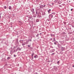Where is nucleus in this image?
<instances>
[{
    "label": "nucleus",
    "mask_w": 74,
    "mask_h": 74,
    "mask_svg": "<svg viewBox=\"0 0 74 74\" xmlns=\"http://www.w3.org/2000/svg\"><path fill=\"white\" fill-rule=\"evenodd\" d=\"M34 53H33L32 54V58L33 59V56H34Z\"/></svg>",
    "instance_id": "f257e3e1"
},
{
    "label": "nucleus",
    "mask_w": 74,
    "mask_h": 74,
    "mask_svg": "<svg viewBox=\"0 0 74 74\" xmlns=\"http://www.w3.org/2000/svg\"><path fill=\"white\" fill-rule=\"evenodd\" d=\"M12 8H11V6H9V10H11Z\"/></svg>",
    "instance_id": "f03ea898"
},
{
    "label": "nucleus",
    "mask_w": 74,
    "mask_h": 74,
    "mask_svg": "<svg viewBox=\"0 0 74 74\" xmlns=\"http://www.w3.org/2000/svg\"><path fill=\"white\" fill-rule=\"evenodd\" d=\"M11 59V58L10 57H8V58H7L9 60V59Z\"/></svg>",
    "instance_id": "7ed1b4c3"
},
{
    "label": "nucleus",
    "mask_w": 74,
    "mask_h": 74,
    "mask_svg": "<svg viewBox=\"0 0 74 74\" xmlns=\"http://www.w3.org/2000/svg\"><path fill=\"white\" fill-rule=\"evenodd\" d=\"M37 55H36V56H34V58H37Z\"/></svg>",
    "instance_id": "20e7f679"
},
{
    "label": "nucleus",
    "mask_w": 74,
    "mask_h": 74,
    "mask_svg": "<svg viewBox=\"0 0 74 74\" xmlns=\"http://www.w3.org/2000/svg\"><path fill=\"white\" fill-rule=\"evenodd\" d=\"M4 9H6V8H7V7H6L5 6H4Z\"/></svg>",
    "instance_id": "39448f33"
},
{
    "label": "nucleus",
    "mask_w": 74,
    "mask_h": 74,
    "mask_svg": "<svg viewBox=\"0 0 74 74\" xmlns=\"http://www.w3.org/2000/svg\"><path fill=\"white\" fill-rule=\"evenodd\" d=\"M50 11H51V9H49V10H48V12H50Z\"/></svg>",
    "instance_id": "423d86ee"
},
{
    "label": "nucleus",
    "mask_w": 74,
    "mask_h": 74,
    "mask_svg": "<svg viewBox=\"0 0 74 74\" xmlns=\"http://www.w3.org/2000/svg\"><path fill=\"white\" fill-rule=\"evenodd\" d=\"M30 47V45H28V47Z\"/></svg>",
    "instance_id": "0eeeda50"
},
{
    "label": "nucleus",
    "mask_w": 74,
    "mask_h": 74,
    "mask_svg": "<svg viewBox=\"0 0 74 74\" xmlns=\"http://www.w3.org/2000/svg\"><path fill=\"white\" fill-rule=\"evenodd\" d=\"M73 9H71V11H73Z\"/></svg>",
    "instance_id": "6e6552de"
},
{
    "label": "nucleus",
    "mask_w": 74,
    "mask_h": 74,
    "mask_svg": "<svg viewBox=\"0 0 74 74\" xmlns=\"http://www.w3.org/2000/svg\"><path fill=\"white\" fill-rule=\"evenodd\" d=\"M55 54V53H53L52 54V55H54Z\"/></svg>",
    "instance_id": "1a4fd4ad"
},
{
    "label": "nucleus",
    "mask_w": 74,
    "mask_h": 74,
    "mask_svg": "<svg viewBox=\"0 0 74 74\" xmlns=\"http://www.w3.org/2000/svg\"><path fill=\"white\" fill-rule=\"evenodd\" d=\"M54 44H55V45H56V42H54Z\"/></svg>",
    "instance_id": "9d476101"
},
{
    "label": "nucleus",
    "mask_w": 74,
    "mask_h": 74,
    "mask_svg": "<svg viewBox=\"0 0 74 74\" xmlns=\"http://www.w3.org/2000/svg\"><path fill=\"white\" fill-rule=\"evenodd\" d=\"M14 57H15V55H14Z\"/></svg>",
    "instance_id": "9b49d317"
},
{
    "label": "nucleus",
    "mask_w": 74,
    "mask_h": 74,
    "mask_svg": "<svg viewBox=\"0 0 74 74\" xmlns=\"http://www.w3.org/2000/svg\"><path fill=\"white\" fill-rule=\"evenodd\" d=\"M53 40H55V38H53Z\"/></svg>",
    "instance_id": "f8f14e48"
},
{
    "label": "nucleus",
    "mask_w": 74,
    "mask_h": 74,
    "mask_svg": "<svg viewBox=\"0 0 74 74\" xmlns=\"http://www.w3.org/2000/svg\"><path fill=\"white\" fill-rule=\"evenodd\" d=\"M59 61H58V63H59Z\"/></svg>",
    "instance_id": "ddd939ff"
},
{
    "label": "nucleus",
    "mask_w": 74,
    "mask_h": 74,
    "mask_svg": "<svg viewBox=\"0 0 74 74\" xmlns=\"http://www.w3.org/2000/svg\"><path fill=\"white\" fill-rule=\"evenodd\" d=\"M73 67H74V65H73Z\"/></svg>",
    "instance_id": "4468645a"
},
{
    "label": "nucleus",
    "mask_w": 74,
    "mask_h": 74,
    "mask_svg": "<svg viewBox=\"0 0 74 74\" xmlns=\"http://www.w3.org/2000/svg\"><path fill=\"white\" fill-rule=\"evenodd\" d=\"M45 5H44V7H45Z\"/></svg>",
    "instance_id": "2eb2a0df"
},
{
    "label": "nucleus",
    "mask_w": 74,
    "mask_h": 74,
    "mask_svg": "<svg viewBox=\"0 0 74 74\" xmlns=\"http://www.w3.org/2000/svg\"><path fill=\"white\" fill-rule=\"evenodd\" d=\"M51 16H53V15H51Z\"/></svg>",
    "instance_id": "dca6fc26"
}]
</instances>
